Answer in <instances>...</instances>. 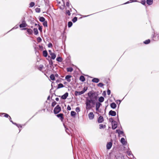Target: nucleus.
Instances as JSON below:
<instances>
[{
    "mask_svg": "<svg viewBox=\"0 0 159 159\" xmlns=\"http://www.w3.org/2000/svg\"><path fill=\"white\" fill-rule=\"evenodd\" d=\"M95 102L92 99L89 98H87L86 99V108L87 110H89L91 108V103L94 104Z\"/></svg>",
    "mask_w": 159,
    "mask_h": 159,
    "instance_id": "1",
    "label": "nucleus"
},
{
    "mask_svg": "<svg viewBox=\"0 0 159 159\" xmlns=\"http://www.w3.org/2000/svg\"><path fill=\"white\" fill-rule=\"evenodd\" d=\"M88 95L89 98H90L95 102L97 99L98 95L96 93H95L90 92L88 93Z\"/></svg>",
    "mask_w": 159,
    "mask_h": 159,
    "instance_id": "2",
    "label": "nucleus"
},
{
    "mask_svg": "<svg viewBox=\"0 0 159 159\" xmlns=\"http://www.w3.org/2000/svg\"><path fill=\"white\" fill-rule=\"evenodd\" d=\"M61 111V108L59 105H57L54 108V112L55 114H57L59 112Z\"/></svg>",
    "mask_w": 159,
    "mask_h": 159,
    "instance_id": "3",
    "label": "nucleus"
},
{
    "mask_svg": "<svg viewBox=\"0 0 159 159\" xmlns=\"http://www.w3.org/2000/svg\"><path fill=\"white\" fill-rule=\"evenodd\" d=\"M25 19V17H23V18H22V23L20 25V28L25 27L27 26V25L26 23Z\"/></svg>",
    "mask_w": 159,
    "mask_h": 159,
    "instance_id": "4",
    "label": "nucleus"
},
{
    "mask_svg": "<svg viewBox=\"0 0 159 159\" xmlns=\"http://www.w3.org/2000/svg\"><path fill=\"white\" fill-rule=\"evenodd\" d=\"M88 117L89 120H91L93 119L94 117V115L92 112H90L88 114Z\"/></svg>",
    "mask_w": 159,
    "mask_h": 159,
    "instance_id": "5",
    "label": "nucleus"
},
{
    "mask_svg": "<svg viewBox=\"0 0 159 159\" xmlns=\"http://www.w3.org/2000/svg\"><path fill=\"white\" fill-rule=\"evenodd\" d=\"M112 143L111 142H108L106 145L107 148L108 150L110 149L112 146Z\"/></svg>",
    "mask_w": 159,
    "mask_h": 159,
    "instance_id": "6",
    "label": "nucleus"
},
{
    "mask_svg": "<svg viewBox=\"0 0 159 159\" xmlns=\"http://www.w3.org/2000/svg\"><path fill=\"white\" fill-rule=\"evenodd\" d=\"M112 129H116L117 127V125L116 122L115 121L112 122Z\"/></svg>",
    "mask_w": 159,
    "mask_h": 159,
    "instance_id": "7",
    "label": "nucleus"
},
{
    "mask_svg": "<svg viewBox=\"0 0 159 159\" xmlns=\"http://www.w3.org/2000/svg\"><path fill=\"white\" fill-rule=\"evenodd\" d=\"M63 114L62 113H60L59 114H57V116L59 118H60V120H61V121H62L64 119V117H63Z\"/></svg>",
    "mask_w": 159,
    "mask_h": 159,
    "instance_id": "8",
    "label": "nucleus"
},
{
    "mask_svg": "<svg viewBox=\"0 0 159 159\" xmlns=\"http://www.w3.org/2000/svg\"><path fill=\"white\" fill-rule=\"evenodd\" d=\"M68 96V93H66L63 95L61 96V98L63 99H66Z\"/></svg>",
    "mask_w": 159,
    "mask_h": 159,
    "instance_id": "9",
    "label": "nucleus"
},
{
    "mask_svg": "<svg viewBox=\"0 0 159 159\" xmlns=\"http://www.w3.org/2000/svg\"><path fill=\"white\" fill-rule=\"evenodd\" d=\"M109 115L112 116H115L116 115V112L112 110H111L109 112Z\"/></svg>",
    "mask_w": 159,
    "mask_h": 159,
    "instance_id": "10",
    "label": "nucleus"
},
{
    "mask_svg": "<svg viewBox=\"0 0 159 159\" xmlns=\"http://www.w3.org/2000/svg\"><path fill=\"white\" fill-rule=\"evenodd\" d=\"M71 77L70 75H67L65 77V79L68 82H70L71 81L70 78Z\"/></svg>",
    "mask_w": 159,
    "mask_h": 159,
    "instance_id": "11",
    "label": "nucleus"
},
{
    "mask_svg": "<svg viewBox=\"0 0 159 159\" xmlns=\"http://www.w3.org/2000/svg\"><path fill=\"white\" fill-rule=\"evenodd\" d=\"M103 117L102 116H100L99 117L98 121L99 123H101L103 121Z\"/></svg>",
    "mask_w": 159,
    "mask_h": 159,
    "instance_id": "12",
    "label": "nucleus"
},
{
    "mask_svg": "<svg viewBox=\"0 0 159 159\" xmlns=\"http://www.w3.org/2000/svg\"><path fill=\"white\" fill-rule=\"evenodd\" d=\"M50 54L51 56L52 59L54 60L55 58L56 57V55L54 53L51 52L50 53Z\"/></svg>",
    "mask_w": 159,
    "mask_h": 159,
    "instance_id": "13",
    "label": "nucleus"
},
{
    "mask_svg": "<svg viewBox=\"0 0 159 159\" xmlns=\"http://www.w3.org/2000/svg\"><path fill=\"white\" fill-rule=\"evenodd\" d=\"M83 93H83V91H76L75 93V95L77 96L78 95H81L82 94H83Z\"/></svg>",
    "mask_w": 159,
    "mask_h": 159,
    "instance_id": "14",
    "label": "nucleus"
},
{
    "mask_svg": "<svg viewBox=\"0 0 159 159\" xmlns=\"http://www.w3.org/2000/svg\"><path fill=\"white\" fill-rule=\"evenodd\" d=\"M22 30H26L27 29V31L28 33L30 34H31L33 32V30L30 29H27L26 28H23Z\"/></svg>",
    "mask_w": 159,
    "mask_h": 159,
    "instance_id": "15",
    "label": "nucleus"
},
{
    "mask_svg": "<svg viewBox=\"0 0 159 159\" xmlns=\"http://www.w3.org/2000/svg\"><path fill=\"white\" fill-rule=\"evenodd\" d=\"M121 143L123 145H125L126 143V142L125 141V139L124 138H122L120 140Z\"/></svg>",
    "mask_w": 159,
    "mask_h": 159,
    "instance_id": "16",
    "label": "nucleus"
},
{
    "mask_svg": "<svg viewBox=\"0 0 159 159\" xmlns=\"http://www.w3.org/2000/svg\"><path fill=\"white\" fill-rule=\"evenodd\" d=\"M111 107L113 109L115 108L116 107V104L114 102L111 103L110 105Z\"/></svg>",
    "mask_w": 159,
    "mask_h": 159,
    "instance_id": "17",
    "label": "nucleus"
},
{
    "mask_svg": "<svg viewBox=\"0 0 159 159\" xmlns=\"http://www.w3.org/2000/svg\"><path fill=\"white\" fill-rule=\"evenodd\" d=\"M101 104L99 102H98L96 104V108L97 111L98 110L100 107Z\"/></svg>",
    "mask_w": 159,
    "mask_h": 159,
    "instance_id": "18",
    "label": "nucleus"
},
{
    "mask_svg": "<svg viewBox=\"0 0 159 159\" xmlns=\"http://www.w3.org/2000/svg\"><path fill=\"white\" fill-rule=\"evenodd\" d=\"M99 81V80L98 78H94L92 80V81L95 83H98Z\"/></svg>",
    "mask_w": 159,
    "mask_h": 159,
    "instance_id": "19",
    "label": "nucleus"
},
{
    "mask_svg": "<svg viewBox=\"0 0 159 159\" xmlns=\"http://www.w3.org/2000/svg\"><path fill=\"white\" fill-rule=\"evenodd\" d=\"M153 0H147L146 2L147 4L149 5H151L153 2Z\"/></svg>",
    "mask_w": 159,
    "mask_h": 159,
    "instance_id": "20",
    "label": "nucleus"
},
{
    "mask_svg": "<svg viewBox=\"0 0 159 159\" xmlns=\"http://www.w3.org/2000/svg\"><path fill=\"white\" fill-rule=\"evenodd\" d=\"M80 80L82 82H84L85 80V78L83 76L81 75L80 77Z\"/></svg>",
    "mask_w": 159,
    "mask_h": 159,
    "instance_id": "21",
    "label": "nucleus"
},
{
    "mask_svg": "<svg viewBox=\"0 0 159 159\" xmlns=\"http://www.w3.org/2000/svg\"><path fill=\"white\" fill-rule=\"evenodd\" d=\"M56 60L58 62H61L62 61V58L61 57H57Z\"/></svg>",
    "mask_w": 159,
    "mask_h": 159,
    "instance_id": "22",
    "label": "nucleus"
},
{
    "mask_svg": "<svg viewBox=\"0 0 159 159\" xmlns=\"http://www.w3.org/2000/svg\"><path fill=\"white\" fill-rule=\"evenodd\" d=\"M64 87V86L62 84L60 83L58 84V87H57V89H60L61 88H62L63 87Z\"/></svg>",
    "mask_w": 159,
    "mask_h": 159,
    "instance_id": "23",
    "label": "nucleus"
},
{
    "mask_svg": "<svg viewBox=\"0 0 159 159\" xmlns=\"http://www.w3.org/2000/svg\"><path fill=\"white\" fill-rule=\"evenodd\" d=\"M98 101L100 102H102L104 101V98L102 97H101L99 98Z\"/></svg>",
    "mask_w": 159,
    "mask_h": 159,
    "instance_id": "24",
    "label": "nucleus"
},
{
    "mask_svg": "<svg viewBox=\"0 0 159 159\" xmlns=\"http://www.w3.org/2000/svg\"><path fill=\"white\" fill-rule=\"evenodd\" d=\"M43 55L45 57H47L48 56V52L46 50L43 51Z\"/></svg>",
    "mask_w": 159,
    "mask_h": 159,
    "instance_id": "25",
    "label": "nucleus"
},
{
    "mask_svg": "<svg viewBox=\"0 0 159 159\" xmlns=\"http://www.w3.org/2000/svg\"><path fill=\"white\" fill-rule=\"evenodd\" d=\"M50 78L52 80H54L55 79V76L53 74H52L50 75Z\"/></svg>",
    "mask_w": 159,
    "mask_h": 159,
    "instance_id": "26",
    "label": "nucleus"
},
{
    "mask_svg": "<svg viewBox=\"0 0 159 159\" xmlns=\"http://www.w3.org/2000/svg\"><path fill=\"white\" fill-rule=\"evenodd\" d=\"M34 31L35 35H37L38 33V31L37 28H34Z\"/></svg>",
    "mask_w": 159,
    "mask_h": 159,
    "instance_id": "27",
    "label": "nucleus"
},
{
    "mask_svg": "<svg viewBox=\"0 0 159 159\" xmlns=\"http://www.w3.org/2000/svg\"><path fill=\"white\" fill-rule=\"evenodd\" d=\"M67 70L68 72H71L73 70V69L72 67L67 68Z\"/></svg>",
    "mask_w": 159,
    "mask_h": 159,
    "instance_id": "28",
    "label": "nucleus"
},
{
    "mask_svg": "<svg viewBox=\"0 0 159 159\" xmlns=\"http://www.w3.org/2000/svg\"><path fill=\"white\" fill-rule=\"evenodd\" d=\"M39 20L41 22H43L45 20V19L43 17H40Z\"/></svg>",
    "mask_w": 159,
    "mask_h": 159,
    "instance_id": "29",
    "label": "nucleus"
},
{
    "mask_svg": "<svg viewBox=\"0 0 159 159\" xmlns=\"http://www.w3.org/2000/svg\"><path fill=\"white\" fill-rule=\"evenodd\" d=\"M70 11H72L71 9H70V11L69 10H66V14L68 15L69 16H70Z\"/></svg>",
    "mask_w": 159,
    "mask_h": 159,
    "instance_id": "30",
    "label": "nucleus"
},
{
    "mask_svg": "<svg viewBox=\"0 0 159 159\" xmlns=\"http://www.w3.org/2000/svg\"><path fill=\"white\" fill-rule=\"evenodd\" d=\"M150 40L149 39H148L147 40H145V41H144L143 42V43L145 44H148L149 43H150Z\"/></svg>",
    "mask_w": 159,
    "mask_h": 159,
    "instance_id": "31",
    "label": "nucleus"
},
{
    "mask_svg": "<svg viewBox=\"0 0 159 159\" xmlns=\"http://www.w3.org/2000/svg\"><path fill=\"white\" fill-rule=\"evenodd\" d=\"M76 114V112L74 111H72L71 112V115L72 116H75Z\"/></svg>",
    "mask_w": 159,
    "mask_h": 159,
    "instance_id": "32",
    "label": "nucleus"
},
{
    "mask_svg": "<svg viewBox=\"0 0 159 159\" xmlns=\"http://www.w3.org/2000/svg\"><path fill=\"white\" fill-rule=\"evenodd\" d=\"M43 66L42 65H40L39 66V69L41 71L42 69L43 68Z\"/></svg>",
    "mask_w": 159,
    "mask_h": 159,
    "instance_id": "33",
    "label": "nucleus"
},
{
    "mask_svg": "<svg viewBox=\"0 0 159 159\" xmlns=\"http://www.w3.org/2000/svg\"><path fill=\"white\" fill-rule=\"evenodd\" d=\"M127 154L129 156H131V155L132 156H133V155L132 154V153L131 151H128L127 152Z\"/></svg>",
    "mask_w": 159,
    "mask_h": 159,
    "instance_id": "34",
    "label": "nucleus"
},
{
    "mask_svg": "<svg viewBox=\"0 0 159 159\" xmlns=\"http://www.w3.org/2000/svg\"><path fill=\"white\" fill-rule=\"evenodd\" d=\"M72 25V23L71 21H69L68 23V26L69 27H71Z\"/></svg>",
    "mask_w": 159,
    "mask_h": 159,
    "instance_id": "35",
    "label": "nucleus"
},
{
    "mask_svg": "<svg viewBox=\"0 0 159 159\" xmlns=\"http://www.w3.org/2000/svg\"><path fill=\"white\" fill-rule=\"evenodd\" d=\"M77 20V18L76 17H74L72 20V21L73 22H75Z\"/></svg>",
    "mask_w": 159,
    "mask_h": 159,
    "instance_id": "36",
    "label": "nucleus"
},
{
    "mask_svg": "<svg viewBox=\"0 0 159 159\" xmlns=\"http://www.w3.org/2000/svg\"><path fill=\"white\" fill-rule=\"evenodd\" d=\"M30 7H32L34 5V3L33 2H31L30 4Z\"/></svg>",
    "mask_w": 159,
    "mask_h": 159,
    "instance_id": "37",
    "label": "nucleus"
},
{
    "mask_svg": "<svg viewBox=\"0 0 159 159\" xmlns=\"http://www.w3.org/2000/svg\"><path fill=\"white\" fill-rule=\"evenodd\" d=\"M103 84L101 83H99L98 84V86L99 87H102L103 86Z\"/></svg>",
    "mask_w": 159,
    "mask_h": 159,
    "instance_id": "38",
    "label": "nucleus"
},
{
    "mask_svg": "<svg viewBox=\"0 0 159 159\" xmlns=\"http://www.w3.org/2000/svg\"><path fill=\"white\" fill-rule=\"evenodd\" d=\"M2 115H4V116L6 117H9V115L8 114L5 113H2Z\"/></svg>",
    "mask_w": 159,
    "mask_h": 159,
    "instance_id": "39",
    "label": "nucleus"
},
{
    "mask_svg": "<svg viewBox=\"0 0 159 159\" xmlns=\"http://www.w3.org/2000/svg\"><path fill=\"white\" fill-rule=\"evenodd\" d=\"M43 25L44 26H45V27H47V26H48L47 22V21H45L43 22Z\"/></svg>",
    "mask_w": 159,
    "mask_h": 159,
    "instance_id": "40",
    "label": "nucleus"
},
{
    "mask_svg": "<svg viewBox=\"0 0 159 159\" xmlns=\"http://www.w3.org/2000/svg\"><path fill=\"white\" fill-rule=\"evenodd\" d=\"M87 89V87H84L83 90H82V91H83V93H84V92L86 91Z\"/></svg>",
    "mask_w": 159,
    "mask_h": 159,
    "instance_id": "41",
    "label": "nucleus"
},
{
    "mask_svg": "<svg viewBox=\"0 0 159 159\" xmlns=\"http://www.w3.org/2000/svg\"><path fill=\"white\" fill-rule=\"evenodd\" d=\"M75 111L77 112H78L80 111V109L79 107H77L76 108Z\"/></svg>",
    "mask_w": 159,
    "mask_h": 159,
    "instance_id": "42",
    "label": "nucleus"
},
{
    "mask_svg": "<svg viewBox=\"0 0 159 159\" xmlns=\"http://www.w3.org/2000/svg\"><path fill=\"white\" fill-rule=\"evenodd\" d=\"M56 104V102L55 101H54L52 103V106L53 107H54Z\"/></svg>",
    "mask_w": 159,
    "mask_h": 159,
    "instance_id": "43",
    "label": "nucleus"
},
{
    "mask_svg": "<svg viewBox=\"0 0 159 159\" xmlns=\"http://www.w3.org/2000/svg\"><path fill=\"white\" fill-rule=\"evenodd\" d=\"M14 125H16L18 128H21L22 126L19 124H17L16 123H15Z\"/></svg>",
    "mask_w": 159,
    "mask_h": 159,
    "instance_id": "44",
    "label": "nucleus"
},
{
    "mask_svg": "<svg viewBox=\"0 0 159 159\" xmlns=\"http://www.w3.org/2000/svg\"><path fill=\"white\" fill-rule=\"evenodd\" d=\"M48 47L49 48H52V43H49L48 45Z\"/></svg>",
    "mask_w": 159,
    "mask_h": 159,
    "instance_id": "45",
    "label": "nucleus"
},
{
    "mask_svg": "<svg viewBox=\"0 0 159 159\" xmlns=\"http://www.w3.org/2000/svg\"><path fill=\"white\" fill-rule=\"evenodd\" d=\"M141 3L143 5H145L146 3L145 0H143L141 1Z\"/></svg>",
    "mask_w": 159,
    "mask_h": 159,
    "instance_id": "46",
    "label": "nucleus"
},
{
    "mask_svg": "<svg viewBox=\"0 0 159 159\" xmlns=\"http://www.w3.org/2000/svg\"><path fill=\"white\" fill-rule=\"evenodd\" d=\"M36 11L37 12H39L40 11V9L39 8H36Z\"/></svg>",
    "mask_w": 159,
    "mask_h": 159,
    "instance_id": "47",
    "label": "nucleus"
},
{
    "mask_svg": "<svg viewBox=\"0 0 159 159\" xmlns=\"http://www.w3.org/2000/svg\"><path fill=\"white\" fill-rule=\"evenodd\" d=\"M103 127H104L103 125L102 124H101L99 125V128L100 129L103 128Z\"/></svg>",
    "mask_w": 159,
    "mask_h": 159,
    "instance_id": "48",
    "label": "nucleus"
},
{
    "mask_svg": "<svg viewBox=\"0 0 159 159\" xmlns=\"http://www.w3.org/2000/svg\"><path fill=\"white\" fill-rule=\"evenodd\" d=\"M111 93V91L109 89H108L107 91V94L108 95H110Z\"/></svg>",
    "mask_w": 159,
    "mask_h": 159,
    "instance_id": "49",
    "label": "nucleus"
},
{
    "mask_svg": "<svg viewBox=\"0 0 159 159\" xmlns=\"http://www.w3.org/2000/svg\"><path fill=\"white\" fill-rule=\"evenodd\" d=\"M67 109L68 110H71V108L70 106H69V105L67 107Z\"/></svg>",
    "mask_w": 159,
    "mask_h": 159,
    "instance_id": "50",
    "label": "nucleus"
},
{
    "mask_svg": "<svg viewBox=\"0 0 159 159\" xmlns=\"http://www.w3.org/2000/svg\"><path fill=\"white\" fill-rule=\"evenodd\" d=\"M109 121L110 122H111V123H112V122L114 121H113V119L112 118H110L109 119Z\"/></svg>",
    "mask_w": 159,
    "mask_h": 159,
    "instance_id": "51",
    "label": "nucleus"
},
{
    "mask_svg": "<svg viewBox=\"0 0 159 159\" xmlns=\"http://www.w3.org/2000/svg\"><path fill=\"white\" fill-rule=\"evenodd\" d=\"M119 134H123V132L122 131H120V132L118 133Z\"/></svg>",
    "mask_w": 159,
    "mask_h": 159,
    "instance_id": "52",
    "label": "nucleus"
},
{
    "mask_svg": "<svg viewBox=\"0 0 159 159\" xmlns=\"http://www.w3.org/2000/svg\"><path fill=\"white\" fill-rule=\"evenodd\" d=\"M39 30L40 31H42V26H39Z\"/></svg>",
    "mask_w": 159,
    "mask_h": 159,
    "instance_id": "53",
    "label": "nucleus"
},
{
    "mask_svg": "<svg viewBox=\"0 0 159 159\" xmlns=\"http://www.w3.org/2000/svg\"><path fill=\"white\" fill-rule=\"evenodd\" d=\"M70 4L68 2H67L66 3V5L67 7H69Z\"/></svg>",
    "mask_w": 159,
    "mask_h": 159,
    "instance_id": "54",
    "label": "nucleus"
},
{
    "mask_svg": "<svg viewBox=\"0 0 159 159\" xmlns=\"http://www.w3.org/2000/svg\"><path fill=\"white\" fill-rule=\"evenodd\" d=\"M130 1H131L130 2H137V0H130Z\"/></svg>",
    "mask_w": 159,
    "mask_h": 159,
    "instance_id": "55",
    "label": "nucleus"
},
{
    "mask_svg": "<svg viewBox=\"0 0 159 159\" xmlns=\"http://www.w3.org/2000/svg\"><path fill=\"white\" fill-rule=\"evenodd\" d=\"M18 28V27L16 25V26H15L14 27H13L12 29H16V28Z\"/></svg>",
    "mask_w": 159,
    "mask_h": 159,
    "instance_id": "56",
    "label": "nucleus"
},
{
    "mask_svg": "<svg viewBox=\"0 0 159 159\" xmlns=\"http://www.w3.org/2000/svg\"><path fill=\"white\" fill-rule=\"evenodd\" d=\"M55 100L56 101H58L59 100V98H56Z\"/></svg>",
    "mask_w": 159,
    "mask_h": 159,
    "instance_id": "57",
    "label": "nucleus"
},
{
    "mask_svg": "<svg viewBox=\"0 0 159 159\" xmlns=\"http://www.w3.org/2000/svg\"><path fill=\"white\" fill-rule=\"evenodd\" d=\"M104 94L105 95L106 94V93L105 91H104L103 92V94Z\"/></svg>",
    "mask_w": 159,
    "mask_h": 159,
    "instance_id": "58",
    "label": "nucleus"
},
{
    "mask_svg": "<svg viewBox=\"0 0 159 159\" xmlns=\"http://www.w3.org/2000/svg\"><path fill=\"white\" fill-rule=\"evenodd\" d=\"M10 121L12 122L13 124L14 125V124L15 123H14L13 121L11 120H10Z\"/></svg>",
    "mask_w": 159,
    "mask_h": 159,
    "instance_id": "59",
    "label": "nucleus"
},
{
    "mask_svg": "<svg viewBox=\"0 0 159 159\" xmlns=\"http://www.w3.org/2000/svg\"><path fill=\"white\" fill-rule=\"evenodd\" d=\"M55 76L56 77H58V74H55Z\"/></svg>",
    "mask_w": 159,
    "mask_h": 159,
    "instance_id": "60",
    "label": "nucleus"
},
{
    "mask_svg": "<svg viewBox=\"0 0 159 159\" xmlns=\"http://www.w3.org/2000/svg\"><path fill=\"white\" fill-rule=\"evenodd\" d=\"M9 120L10 121L11 120V118L10 116H9Z\"/></svg>",
    "mask_w": 159,
    "mask_h": 159,
    "instance_id": "61",
    "label": "nucleus"
},
{
    "mask_svg": "<svg viewBox=\"0 0 159 159\" xmlns=\"http://www.w3.org/2000/svg\"><path fill=\"white\" fill-rule=\"evenodd\" d=\"M129 3V1H128L127 2H126V3H125V4L128 3Z\"/></svg>",
    "mask_w": 159,
    "mask_h": 159,
    "instance_id": "62",
    "label": "nucleus"
},
{
    "mask_svg": "<svg viewBox=\"0 0 159 159\" xmlns=\"http://www.w3.org/2000/svg\"><path fill=\"white\" fill-rule=\"evenodd\" d=\"M59 82V81L58 80H57L56 81V83H57Z\"/></svg>",
    "mask_w": 159,
    "mask_h": 159,
    "instance_id": "63",
    "label": "nucleus"
},
{
    "mask_svg": "<svg viewBox=\"0 0 159 159\" xmlns=\"http://www.w3.org/2000/svg\"><path fill=\"white\" fill-rule=\"evenodd\" d=\"M38 39H40V41L41 40V39L40 37L38 38Z\"/></svg>",
    "mask_w": 159,
    "mask_h": 159,
    "instance_id": "64",
    "label": "nucleus"
}]
</instances>
